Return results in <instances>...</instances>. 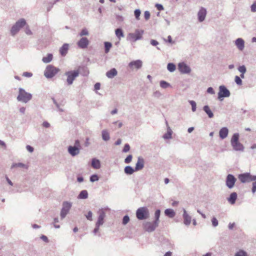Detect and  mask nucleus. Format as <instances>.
Segmentation results:
<instances>
[{
	"mask_svg": "<svg viewBox=\"0 0 256 256\" xmlns=\"http://www.w3.org/2000/svg\"><path fill=\"white\" fill-rule=\"evenodd\" d=\"M102 138L104 141H108L110 139V136L109 132L107 130H104L102 132Z\"/></svg>",
	"mask_w": 256,
	"mask_h": 256,
	"instance_id": "30",
	"label": "nucleus"
},
{
	"mask_svg": "<svg viewBox=\"0 0 256 256\" xmlns=\"http://www.w3.org/2000/svg\"><path fill=\"white\" fill-rule=\"evenodd\" d=\"M132 154H129L124 159V162L126 164H130L132 162Z\"/></svg>",
	"mask_w": 256,
	"mask_h": 256,
	"instance_id": "48",
	"label": "nucleus"
},
{
	"mask_svg": "<svg viewBox=\"0 0 256 256\" xmlns=\"http://www.w3.org/2000/svg\"><path fill=\"white\" fill-rule=\"evenodd\" d=\"M118 74L117 70L116 68H113L108 70L106 73V76L108 78H112Z\"/></svg>",
	"mask_w": 256,
	"mask_h": 256,
	"instance_id": "24",
	"label": "nucleus"
},
{
	"mask_svg": "<svg viewBox=\"0 0 256 256\" xmlns=\"http://www.w3.org/2000/svg\"><path fill=\"white\" fill-rule=\"evenodd\" d=\"M178 69L183 74H188L191 72L190 68L184 62H180L178 64Z\"/></svg>",
	"mask_w": 256,
	"mask_h": 256,
	"instance_id": "15",
	"label": "nucleus"
},
{
	"mask_svg": "<svg viewBox=\"0 0 256 256\" xmlns=\"http://www.w3.org/2000/svg\"><path fill=\"white\" fill-rule=\"evenodd\" d=\"M144 159L141 157L139 156L138 158V161L136 164V166L134 168L136 172L142 170L144 168Z\"/></svg>",
	"mask_w": 256,
	"mask_h": 256,
	"instance_id": "18",
	"label": "nucleus"
},
{
	"mask_svg": "<svg viewBox=\"0 0 256 256\" xmlns=\"http://www.w3.org/2000/svg\"><path fill=\"white\" fill-rule=\"evenodd\" d=\"M92 166L95 169H98L100 168V162L99 160L94 158L92 160Z\"/></svg>",
	"mask_w": 256,
	"mask_h": 256,
	"instance_id": "25",
	"label": "nucleus"
},
{
	"mask_svg": "<svg viewBox=\"0 0 256 256\" xmlns=\"http://www.w3.org/2000/svg\"><path fill=\"white\" fill-rule=\"evenodd\" d=\"M59 70L52 65H48L44 72V76L48 78H53L58 72Z\"/></svg>",
	"mask_w": 256,
	"mask_h": 256,
	"instance_id": "10",
	"label": "nucleus"
},
{
	"mask_svg": "<svg viewBox=\"0 0 256 256\" xmlns=\"http://www.w3.org/2000/svg\"><path fill=\"white\" fill-rule=\"evenodd\" d=\"M26 168V166L22 162L14 163L11 166V168Z\"/></svg>",
	"mask_w": 256,
	"mask_h": 256,
	"instance_id": "39",
	"label": "nucleus"
},
{
	"mask_svg": "<svg viewBox=\"0 0 256 256\" xmlns=\"http://www.w3.org/2000/svg\"><path fill=\"white\" fill-rule=\"evenodd\" d=\"M81 146L79 140H76L74 142V146H69L68 147V152L72 156H75L80 153Z\"/></svg>",
	"mask_w": 256,
	"mask_h": 256,
	"instance_id": "4",
	"label": "nucleus"
},
{
	"mask_svg": "<svg viewBox=\"0 0 256 256\" xmlns=\"http://www.w3.org/2000/svg\"><path fill=\"white\" fill-rule=\"evenodd\" d=\"M130 150V145L128 144H125L124 148L122 150V152H124V153L127 152Z\"/></svg>",
	"mask_w": 256,
	"mask_h": 256,
	"instance_id": "50",
	"label": "nucleus"
},
{
	"mask_svg": "<svg viewBox=\"0 0 256 256\" xmlns=\"http://www.w3.org/2000/svg\"><path fill=\"white\" fill-rule=\"evenodd\" d=\"M238 70L240 73H246V67L244 65L240 66Z\"/></svg>",
	"mask_w": 256,
	"mask_h": 256,
	"instance_id": "47",
	"label": "nucleus"
},
{
	"mask_svg": "<svg viewBox=\"0 0 256 256\" xmlns=\"http://www.w3.org/2000/svg\"><path fill=\"white\" fill-rule=\"evenodd\" d=\"M134 172H136L135 169L130 166H126L124 168V173L128 175L132 174Z\"/></svg>",
	"mask_w": 256,
	"mask_h": 256,
	"instance_id": "28",
	"label": "nucleus"
},
{
	"mask_svg": "<svg viewBox=\"0 0 256 256\" xmlns=\"http://www.w3.org/2000/svg\"><path fill=\"white\" fill-rule=\"evenodd\" d=\"M183 211L184 224L186 226H189L192 221V217L187 213L185 209H183Z\"/></svg>",
	"mask_w": 256,
	"mask_h": 256,
	"instance_id": "20",
	"label": "nucleus"
},
{
	"mask_svg": "<svg viewBox=\"0 0 256 256\" xmlns=\"http://www.w3.org/2000/svg\"><path fill=\"white\" fill-rule=\"evenodd\" d=\"M230 94V92L224 86H219L218 99L222 100V98L229 97Z\"/></svg>",
	"mask_w": 256,
	"mask_h": 256,
	"instance_id": "12",
	"label": "nucleus"
},
{
	"mask_svg": "<svg viewBox=\"0 0 256 256\" xmlns=\"http://www.w3.org/2000/svg\"><path fill=\"white\" fill-rule=\"evenodd\" d=\"M188 102L192 106V112H195L196 110V104L195 101L192 100H188Z\"/></svg>",
	"mask_w": 256,
	"mask_h": 256,
	"instance_id": "38",
	"label": "nucleus"
},
{
	"mask_svg": "<svg viewBox=\"0 0 256 256\" xmlns=\"http://www.w3.org/2000/svg\"><path fill=\"white\" fill-rule=\"evenodd\" d=\"M80 72L78 70H70L65 72L67 76L66 82L68 85H72L76 77L79 76Z\"/></svg>",
	"mask_w": 256,
	"mask_h": 256,
	"instance_id": "9",
	"label": "nucleus"
},
{
	"mask_svg": "<svg viewBox=\"0 0 256 256\" xmlns=\"http://www.w3.org/2000/svg\"><path fill=\"white\" fill-rule=\"evenodd\" d=\"M203 110L208 114V118H212L214 116V114L212 110H210V107L208 106H204L203 107Z\"/></svg>",
	"mask_w": 256,
	"mask_h": 256,
	"instance_id": "31",
	"label": "nucleus"
},
{
	"mask_svg": "<svg viewBox=\"0 0 256 256\" xmlns=\"http://www.w3.org/2000/svg\"><path fill=\"white\" fill-rule=\"evenodd\" d=\"M98 216L96 224L100 226L104 222V218L106 217V212L103 208H101L98 210Z\"/></svg>",
	"mask_w": 256,
	"mask_h": 256,
	"instance_id": "16",
	"label": "nucleus"
},
{
	"mask_svg": "<svg viewBox=\"0 0 256 256\" xmlns=\"http://www.w3.org/2000/svg\"><path fill=\"white\" fill-rule=\"evenodd\" d=\"M72 206V202L68 201H64L62 203V208L60 212V217L62 220L66 218L69 213Z\"/></svg>",
	"mask_w": 256,
	"mask_h": 256,
	"instance_id": "6",
	"label": "nucleus"
},
{
	"mask_svg": "<svg viewBox=\"0 0 256 256\" xmlns=\"http://www.w3.org/2000/svg\"><path fill=\"white\" fill-rule=\"evenodd\" d=\"M256 192V180L254 181L252 184V192L253 194H254Z\"/></svg>",
	"mask_w": 256,
	"mask_h": 256,
	"instance_id": "53",
	"label": "nucleus"
},
{
	"mask_svg": "<svg viewBox=\"0 0 256 256\" xmlns=\"http://www.w3.org/2000/svg\"><path fill=\"white\" fill-rule=\"evenodd\" d=\"M89 44L88 40L86 37L82 38L77 42L78 46L80 48H86Z\"/></svg>",
	"mask_w": 256,
	"mask_h": 256,
	"instance_id": "17",
	"label": "nucleus"
},
{
	"mask_svg": "<svg viewBox=\"0 0 256 256\" xmlns=\"http://www.w3.org/2000/svg\"><path fill=\"white\" fill-rule=\"evenodd\" d=\"M92 213L91 211H89L88 212L87 214L86 215V218L90 221H92Z\"/></svg>",
	"mask_w": 256,
	"mask_h": 256,
	"instance_id": "51",
	"label": "nucleus"
},
{
	"mask_svg": "<svg viewBox=\"0 0 256 256\" xmlns=\"http://www.w3.org/2000/svg\"><path fill=\"white\" fill-rule=\"evenodd\" d=\"M234 256H248L246 252L244 250H239L237 252Z\"/></svg>",
	"mask_w": 256,
	"mask_h": 256,
	"instance_id": "41",
	"label": "nucleus"
},
{
	"mask_svg": "<svg viewBox=\"0 0 256 256\" xmlns=\"http://www.w3.org/2000/svg\"><path fill=\"white\" fill-rule=\"evenodd\" d=\"M98 176L97 174H94L90 176V180L91 182H94L98 180Z\"/></svg>",
	"mask_w": 256,
	"mask_h": 256,
	"instance_id": "42",
	"label": "nucleus"
},
{
	"mask_svg": "<svg viewBox=\"0 0 256 256\" xmlns=\"http://www.w3.org/2000/svg\"><path fill=\"white\" fill-rule=\"evenodd\" d=\"M143 30H136L134 32L128 34L126 36V40L130 42H134L137 40H142L144 34Z\"/></svg>",
	"mask_w": 256,
	"mask_h": 256,
	"instance_id": "3",
	"label": "nucleus"
},
{
	"mask_svg": "<svg viewBox=\"0 0 256 256\" xmlns=\"http://www.w3.org/2000/svg\"><path fill=\"white\" fill-rule=\"evenodd\" d=\"M172 130L168 128L167 133L163 136V138L164 139H170L172 138Z\"/></svg>",
	"mask_w": 256,
	"mask_h": 256,
	"instance_id": "37",
	"label": "nucleus"
},
{
	"mask_svg": "<svg viewBox=\"0 0 256 256\" xmlns=\"http://www.w3.org/2000/svg\"><path fill=\"white\" fill-rule=\"evenodd\" d=\"M142 66V62L140 60H132L128 63V67L132 70H139Z\"/></svg>",
	"mask_w": 256,
	"mask_h": 256,
	"instance_id": "14",
	"label": "nucleus"
},
{
	"mask_svg": "<svg viewBox=\"0 0 256 256\" xmlns=\"http://www.w3.org/2000/svg\"><path fill=\"white\" fill-rule=\"evenodd\" d=\"M104 51L106 54L108 53L112 46V44L110 42H104Z\"/></svg>",
	"mask_w": 256,
	"mask_h": 256,
	"instance_id": "35",
	"label": "nucleus"
},
{
	"mask_svg": "<svg viewBox=\"0 0 256 256\" xmlns=\"http://www.w3.org/2000/svg\"><path fill=\"white\" fill-rule=\"evenodd\" d=\"M100 226L96 224L95 228L92 231V232L94 235H96L99 232Z\"/></svg>",
	"mask_w": 256,
	"mask_h": 256,
	"instance_id": "55",
	"label": "nucleus"
},
{
	"mask_svg": "<svg viewBox=\"0 0 256 256\" xmlns=\"http://www.w3.org/2000/svg\"><path fill=\"white\" fill-rule=\"evenodd\" d=\"M52 60V54H48L46 56H44L42 58V61L44 63H48L50 62Z\"/></svg>",
	"mask_w": 256,
	"mask_h": 256,
	"instance_id": "33",
	"label": "nucleus"
},
{
	"mask_svg": "<svg viewBox=\"0 0 256 256\" xmlns=\"http://www.w3.org/2000/svg\"><path fill=\"white\" fill-rule=\"evenodd\" d=\"M238 178L242 183L250 182L256 180V176L252 175L250 172H245L238 175Z\"/></svg>",
	"mask_w": 256,
	"mask_h": 256,
	"instance_id": "8",
	"label": "nucleus"
},
{
	"mask_svg": "<svg viewBox=\"0 0 256 256\" xmlns=\"http://www.w3.org/2000/svg\"><path fill=\"white\" fill-rule=\"evenodd\" d=\"M88 198V192L86 190H82L78 196V199L83 200Z\"/></svg>",
	"mask_w": 256,
	"mask_h": 256,
	"instance_id": "29",
	"label": "nucleus"
},
{
	"mask_svg": "<svg viewBox=\"0 0 256 256\" xmlns=\"http://www.w3.org/2000/svg\"><path fill=\"white\" fill-rule=\"evenodd\" d=\"M158 226V224L156 222L154 221L150 222H145L142 224V226L144 230L148 232H152L156 230V228Z\"/></svg>",
	"mask_w": 256,
	"mask_h": 256,
	"instance_id": "11",
	"label": "nucleus"
},
{
	"mask_svg": "<svg viewBox=\"0 0 256 256\" xmlns=\"http://www.w3.org/2000/svg\"><path fill=\"white\" fill-rule=\"evenodd\" d=\"M211 221L213 226L216 227L218 226V222L216 217H212Z\"/></svg>",
	"mask_w": 256,
	"mask_h": 256,
	"instance_id": "46",
	"label": "nucleus"
},
{
	"mask_svg": "<svg viewBox=\"0 0 256 256\" xmlns=\"http://www.w3.org/2000/svg\"><path fill=\"white\" fill-rule=\"evenodd\" d=\"M150 42V44L154 46H156L158 44V42L154 40H152Z\"/></svg>",
	"mask_w": 256,
	"mask_h": 256,
	"instance_id": "61",
	"label": "nucleus"
},
{
	"mask_svg": "<svg viewBox=\"0 0 256 256\" xmlns=\"http://www.w3.org/2000/svg\"><path fill=\"white\" fill-rule=\"evenodd\" d=\"M228 130L226 127H223L220 129L219 132V136L222 139H224L228 136Z\"/></svg>",
	"mask_w": 256,
	"mask_h": 256,
	"instance_id": "22",
	"label": "nucleus"
},
{
	"mask_svg": "<svg viewBox=\"0 0 256 256\" xmlns=\"http://www.w3.org/2000/svg\"><path fill=\"white\" fill-rule=\"evenodd\" d=\"M68 44H64L60 50V52L61 55L63 56H65L68 52Z\"/></svg>",
	"mask_w": 256,
	"mask_h": 256,
	"instance_id": "27",
	"label": "nucleus"
},
{
	"mask_svg": "<svg viewBox=\"0 0 256 256\" xmlns=\"http://www.w3.org/2000/svg\"><path fill=\"white\" fill-rule=\"evenodd\" d=\"M115 34L117 38L120 40L122 38L124 37V34L121 28H116L115 30Z\"/></svg>",
	"mask_w": 256,
	"mask_h": 256,
	"instance_id": "32",
	"label": "nucleus"
},
{
	"mask_svg": "<svg viewBox=\"0 0 256 256\" xmlns=\"http://www.w3.org/2000/svg\"><path fill=\"white\" fill-rule=\"evenodd\" d=\"M236 181V178L234 175L232 174H228L226 177V185L228 188L232 189L234 188Z\"/></svg>",
	"mask_w": 256,
	"mask_h": 256,
	"instance_id": "13",
	"label": "nucleus"
},
{
	"mask_svg": "<svg viewBox=\"0 0 256 256\" xmlns=\"http://www.w3.org/2000/svg\"><path fill=\"white\" fill-rule=\"evenodd\" d=\"M160 214V210H156L154 213V222H156L157 224H159V218Z\"/></svg>",
	"mask_w": 256,
	"mask_h": 256,
	"instance_id": "34",
	"label": "nucleus"
},
{
	"mask_svg": "<svg viewBox=\"0 0 256 256\" xmlns=\"http://www.w3.org/2000/svg\"><path fill=\"white\" fill-rule=\"evenodd\" d=\"M155 6L156 8L158 10H164V6H162V4H156Z\"/></svg>",
	"mask_w": 256,
	"mask_h": 256,
	"instance_id": "58",
	"label": "nucleus"
},
{
	"mask_svg": "<svg viewBox=\"0 0 256 256\" xmlns=\"http://www.w3.org/2000/svg\"><path fill=\"white\" fill-rule=\"evenodd\" d=\"M26 149L30 152H32L34 150V148L32 146H30V145H27L26 146Z\"/></svg>",
	"mask_w": 256,
	"mask_h": 256,
	"instance_id": "57",
	"label": "nucleus"
},
{
	"mask_svg": "<svg viewBox=\"0 0 256 256\" xmlns=\"http://www.w3.org/2000/svg\"><path fill=\"white\" fill-rule=\"evenodd\" d=\"M207 92H208V94H214L215 92L213 89L212 88V87H209L208 89H207V90H206Z\"/></svg>",
	"mask_w": 256,
	"mask_h": 256,
	"instance_id": "59",
	"label": "nucleus"
},
{
	"mask_svg": "<svg viewBox=\"0 0 256 256\" xmlns=\"http://www.w3.org/2000/svg\"><path fill=\"white\" fill-rule=\"evenodd\" d=\"M206 10L205 8L202 7L200 10H199L198 16V20L200 22H203L206 18Z\"/></svg>",
	"mask_w": 256,
	"mask_h": 256,
	"instance_id": "19",
	"label": "nucleus"
},
{
	"mask_svg": "<svg viewBox=\"0 0 256 256\" xmlns=\"http://www.w3.org/2000/svg\"><path fill=\"white\" fill-rule=\"evenodd\" d=\"M89 34L88 30L86 28L82 29L80 32L79 34V36H88Z\"/></svg>",
	"mask_w": 256,
	"mask_h": 256,
	"instance_id": "43",
	"label": "nucleus"
},
{
	"mask_svg": "<svg viewBox=\"0 0 256 256\" xmlns=\"http://www.w3.org/2000/svg\"><path fill=\"white\" fill-rule=\"evenodd\" d=\"M32 94L26 92L23 88H18V94L16 98L18 102L26 104L32 100Z\"/></svg>",
	"mask_w": 256,
	"mask_h": 256,
	"instance_id": "2",
	"label": "nucleus"
},
{
	"mask_svg": "<svg viewBox=\"0 0 256 256\" xmlns=\"http://www.w3.org/2000/svg\"><path fill=\"white\" fill-rule=\"evenodd\" d=\"M238 198V194L236 192H232L230 195V196L227 198V200L230 204H234L236 203V201Z\"/></svg>",
	"mask_w": 256,
	"mask_h": 256,
	"instance_id": "23",
	"label": "nucleus"
},
{
	"mask_svg": "<svg viewBox=\"0 0 256 256\" xmlns=\"http://www.w3.org/2000/svg\"><path fill=\"white\" fill-rule=\"evenodd\" d=\"M250 10L252 12H256V1L254 2V3L251 5Z\"/></svg>",
	"mask_w": 256,
	"mask_h": 256,
	"instance_id": "52",
	"label": "nucleus"
},
{
	"mask_svg": "<svg viewBox=\"0 0 256 256\" xmlns=\"http://www.w3.org/2000/svg\"><path fill=\"white\" fill-rule=\"evenodd\" d=\"M164 214L170 218H173L175 215V212L171 208H167L164 210Z\"/></svg>",
	"mask_w": 256,
	"mask_h": 256,
	"instance_id": "26",
	"label": "nucleus"
},
{
	"mask_svg": "<svg viewBox=\"0 0 256 256\" xmlns=\"http://www.w3.org/2000/svg\"><path fill=\"white\" fill-rule=\"evenodd\" d=\"M235 44L240 50H244V42L242 38H238L235 41Z\"/></svg>",
	"mask_w": 256,
	"mask_h": 256,
	"instance_id": "21",
	"label": "nucleus"
},
{
	"mask_svg": "<svg viewBox=\"0 0 256 256\" xmlns=\"http://www.w3.org/2000/svg\"><path fill=\"white\" fill-rule=\"evenodd\" d=\"M160 87L163 88H166L170 86V84L164 80H161L160 82Z\"/></svg>",
	"mask_w": 256,
	"mask_h": 256,
	"instance_id": "40",
	"label": "nucleus"
},
{
	"mask_svg": "<svg viewBox=\"0 0 256 256\" xmlns=\"http://www.w3.org/2000/svg\"><path fill=\"white\" fill-rule=\"evenodd\" d=\"M20 112L22 114H24L26 111V108L22 106L19 109Z\"/></svg>",
	"mask_w": 256,
	"mask_h": 256,
	"instance_id": "64",
	"label": "nucleus"
},
{
	"mask_svg": "<svg viewBox=\"0 0 256 256\" xmlns=\"http://www.w3.org/2000/svg\"><path fill=\"white\" fill-rule=\"evenodd\" d=\"M140 14H141V12H140V10L136 9V10H134V14L137 20H140Z\"/></svg>",
	"mask_w": 256,
	"mask_h": 256,
	"instance_id": "44",
	"label": "nucleus"
},
{
	"mask_svg": "<svg viewBox=\"0 0 256 256\" xmlns=\"http://www.w3.org/2000/svg\"><path fill=\"white\" fill-rule=\"evenodd\" d=\"M25 32L28 35H31V34H32V32L30 30V29L28 26H26V30H25Z\"/></svg>",
	"mask_w": 256,
	"mask_h": 256,
	"instance_id": "60",
	"label": "nucleus"
},
{
	"mask_svg": "<svg viewBox=\"0 0 256 256\" xmlns=\"http://www.w3.org/2000/svg\"><path fill=\"white\" fill-rule=\"evenodd\" d=\"M26 24V21L24 18H21L18 20L16 24L13 25L10 30V34L12 36H15L20 30Z\"/></svg>",
	"mask_w": 256,
	"mask_h": 256,
	"instance_id": "7",
	"label": "nucleus"
},
{
	"mask_svg": "<svg viewBox=\"0 0 256 256\" xmlns=\"http://www.w3.org/2000/svg\"><path fill=\"white\" fill-rule=\"evenodd\" d=\"M240 134L238 133H234L230 140V144L235 151L243 152L244 150V145L239 142Z\"/></svg>",
	"mask_w": 256,
	"mask_h": 256,
	"instance_id": "1",
	"label": "nucleus"
},
{
	"mask_svg": "<svg viewBox=\"0 0 256 256\" xmlns=\"http://www.w3.org/2000/svg\"><path fill=\"white\" fill-rule=\"evenodd\" d=\"M144 17L146 20H148L150 18V13L148 11H145L144 14Z\"/></svg>",
	"mask_w": 256,
	"mask_h": 256,
	"instance_id": "56",
	"label": "nucleus"
},
{
	"mask_svg": "<svg viewBox=\"0 0 256 256\" xmlns=\"http://www.w3.org/2000/svg\"><path fill=\"white\" fill-rule=\"evenodd\" d=\"M40 238L44 242H48V237L46 236H44V235H42V236L40 237Z\"/></svg>",
	"mask_w": 256,
	"mask_h": 256,
	"instance_id": "63",
	"label": "nucleus"
},
{
	"mask_svg": "<svg viewBox=\"0 0 256 256\" xmlns=\"http://www.w3.org/2000/svg\"><path fill=\"white\" fill-rule=\"evenodd\" d=\"M167 68L169 72H172L175 71L176 66L173 63H168L167 65Z\"/></svg>",
	"mask_w": 256,
	"mask_h": 256,
	"instance_id": "36",
	"label": "nucleus"
},
{
	"mask_svg": "<svg viewBox=\"0 0 256 256\" xmlns=\"http://www.w3.org/2000/svg\"><path fill=\"white\" fill-rule=\"evenodd\" d=\"M234 82L238 86L242 84V80H241L240 78L238 76H235Z\"/></svg>",
	"mask_w": 256,
	"mask_h": 256,
	"instance_id": "45",
	"label": "nucleus"
},
{
	"mask_svg": "<svg viewBox=\"0 0 256 256\" xmlns=\"http://www.w3.org/2000/svg\"><path fill=\"white\" fill-rule=\"evenodd\" d=\"M22 76L26 78H30L32 76V74L30 72H24L22 73Z\"/></svg>",
	"mask_w": 256,
	"mask_h": 256,
	"instance_id": "54",
	"label": "nucleus"
},
{
	"mask_svg": "<svg viewBox=\"0 0 256 256\" xmlns=\"http://www.w3.org/2000/svg\"><path fill=\"white\" fill-rule=\"evenodd\" d=\"M130 220V218L128 215H126L123 217L122 218V224L126 225L127 224Z\"/></svg>",
	"mask_w": 256,
	"mask_h": 256,
	"instance_id": "49",
	"label": "nucleus"
},
{
	"mask_svg": "<svg viewBox=\"0 0 256 256\" xmlns=\"http://www.w3.org/2000/svg\"><path fill=\"white\" fill-rule=\"evenodd\" d=\"M136 216L139 220H144L150 217L148 209L146 206L138 208L136 211Z\"/></svg>",
	"mask_w": 256,
	"mask_h": 256,
	"instance_id": "5",
	"label": "nucleus"
},
{
	"mask_svg": "<svg viewBox=\"0 0 256 256\" xmlns=\"http://www.w3.org/2000/svg\"><path fill=\"white\" fill-rule=\"evenodd\" d=\"M42 125L46 128H48L50 127V124L46 121L43 122Z\"/></svg>",
	"mask_w": 256,
	"mask_h": 256,
	"instance_id": "62",
	"label": "nucleus"
}]
</instances>
